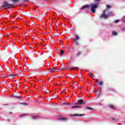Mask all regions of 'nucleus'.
Wrapping results in <instances>:
<instances>
[{
	"label": "nucleus",
	"mask_w": 125,
	"mask_h": 125,
	"mask_svg": "<svg viewBox=\"0 0 125 125\" xmlns=\"http://www.w3.org/2000/svg\"><path fill=\"white\" fill-rule=\"evenodd\" d=\"M105 12H106V10H104L103 14L100 16V19H102V18H104V19H107V18H109V16H110V15H111V16H113V12H110L109 13H107L106 15V14H105Z\"/></svg>",
	"instance_id": "1"
},
{
	"label": "nucleus",
	"mask_w": 125,
	"mask_h": 125,
	"mask_svg": "<svg viewBox=\"0 0 125 125\" xmlns=\"http://www.w3.org/2000/svg\"><path fill=\"white\" fill-rule=\"evenodd\" d=\"M98 5L99 4L98 3H96L94 4H91L90 5V8H91V11L93 13H95V9L98 7Z\"/></svg>",
	"instance_id": "2"
},
{
	"label": "nucleus",
	"mask_w": 125,
	"mask_h": 125,
	"mask_svg": "<svg viewBox=\"0 0 125 125\" xmlns=\"http://www.w3.org/2000/svg\"><path fill=\"white\" fill-rule=\"evenodd\" d=\"M80 40V37L79 35H75V38L73 40L74 42L75 43L76 45H79L80 44H79V42L78 41Z\"/></svg>",
	"instance_id": "3"
},
{
	"label": "nucleus",
	"mask_w": 125,
	"mask_h": 125,
	"mask_svg": "<svg viewBox=\"0 0 125 125\" xmlns=\"http://www.w3.org/2000/svg\"><path fill=\"white\" fill-rule=\"evenodd\" d=\"M70 69H73V70H77V69H79V67H74L70 68V67H68V66H66L65 68L61 69H59V70L60 71H64V70H68V69L70 70Z\"/></svg>",
	"instance_id": "4"
},
{
	"label": "nucleus",
	"mask_w": 125,
	"mask_h": 125,
	"mask_svg": "<svg viewBox=\"0 0 125 125\" xmlns=\"http://www.w3.org/2000/svg\"><path fill=\"white\" fill-rule=\"evenodd\" d=\"M84 105L85 104V102L83 101L82 100H79L77 103L75 104V105Z\"/></svg>",
	"instance_id": "5"
},
{
	"label": "nucleus",
	"mask_w": 125,
	"mask_h": 125,
	"mask_svg": "<svg viewBox=\"0 0 125 125\" xmlns=\"http://www.w3.org/2000/svg\"><path fill=\"white\" fill-rule=\"evenodd\" d=\"M6 6H9V7H12V6H13V4H10L8 2H4V5L2 6V7H6Z\"/></svg>",
	"instance_id": "6"
},
{
	"label": "nucleus",
	"mask_w": 125,
	"mask_h": 125,
	"mask_svg": "<svg viewBox=\"0 0 125 125\" xmlns=\"http://www.w3.org/2000/svg\"><path fill=\"white\" fill-rule=\"evenodd\" d=\"M83 116H84V114H70V117H82Z\"/></svg>",
	"instance_id": "7"
},
{
	"label": "nucleus",
	"mask_w": 125,
	"mask_h": 125,
	"mask_svg": "<svg viewBox=\"0 0 125 125\" xmlns=\"http://www.w3.org/2000/svg\"><path fill=\"white\" fill-rule=\"evenodd\" d=\"M11 49L12 50V51H15V50H17V46L15 44L13 46H11Z\"/></svg>",
	"instance_id": "8"
},
{
	"label": "nucleus",
	"mask_w": 125,
	"mask_h": 125,
	"mask_svg": "<svg viewBox=\"0 0 125 125\" xmlns=\"http://www.w3.org/2000/svg\"><path fill=\"white\" fill-rule=\"evenodd\" d=\"M106 91H108V92H111L112 91H114V89L110 87H107L106 89Z\"/></svg>",
	"instance_id": "9"
},
{
	"label": "nucleus",
	"mask_w": 125,
	"mask_h": 125,
	"mask_svg": "<svg viewBox=\"0 0 125 125\" xmlns=\"http://www.w3.org/2000/svg\"><path fill=\"white\" fill-rule=\"evenodd\" d=\"M108 107L110 108V109H112L113 110H115L116 108L115 107V105H113L112 104H108Z\"/></svg>",
	"instance_id": "10"
},
{
	"label": "nucleus",
	"mask_w": 125,
	"mask_h": 125,
	"mask_svg": "<svg viewBox=\"0 0 125 125\" xmlns=\"http://www.w3.org/2000/svg\"><path fill=\"white\" fill-rule=\"evenodd\" d=\"M88 7H89V5H85L83 6L82 7H81V10H82L83 9H84V8H87Z\"/></svg>",
	"instance_id": "11"
},
{
	"label": "nucleus",
	"mask_w": 125,
	"mask_h": 125,
	"mask_svg": "<svg viewBox=\"0 0 125 125\" xmlns=\"http://www.w3.org/2000/svg\"><path fill=\"white\" fill-rule=\"evenodd\" d=\"M59 120H60V121H67V120H68V119L64 118V117H62V118H59Z\"/></svg>",
	"instance_id": "12"
},
{
	"label": "nucleus",
	"mask_w": 125,
	"mask_h": 125,
	"mask_svg": "<svg viewBox=\"0 0 125 125\" xmlns=\"http://www.w3.org/2000/svg\"><path fill=\"white\" fill-rule=\"evenodd\" d=\"M17 76V74H11L9 76V77L10 78H15V77Z\"/></svg>",
	"instance_id": "13"
},
{
	"label": "nucleus",
	"mask_w": 125,
	"mask_h": 125,
	"mask_svg": "<svg viewBox=\"0 0 125 125\" xmlns=\"http://www.w3.org/2000/svg\"><path fill=\"white\" fill-rule=\"evenodd\" d=\"M104 83L102 81L99 82L97 83V85H103Z\"/></svg>",
	"instance_id": "14"
},
{
	"label": "nucleus",
	"mask_w": 125,
	"mask_h": 125,
	"mask_svg": "<svg viewBox=\"0 0 125 125\" xmlns=\"http://www.w3.org/2000/svg\"><path fill=\"white\" fill-rule=\"evenodd\" d=\"M85 109H87V110H90V111H93V108L90 107H85Z\"/></svg>",
	"instance_id": "15"
},
{
	"label": "nucleus",
	"mask_w": 125,
	"mask_h": 125,
	"mask_svg": "<svg viewBox=\"0 0 125 125\" xmlns=\"http://www.w3.org/2000/svg\"><path fill=\"white\" fill-rule=\"evenodd\" d=\"M81 54H82V52H81V51H79L76 53V55H77V57H79L81 55Z\"/></svg>",
	"instance_id": "16"
},
{
	"label": "nucleus",
	"mask_w": 125,
	"mask_h": 125,
	"mask_svg": "<svg viewBox=\"0 0 125 125\" xmlns=\"http://www.w3.org/2000/svg\"><path fill=\"white\" fill-rule=\"evenodd\" d=\"M89 76L90 77V78H95V76L94 74H92L91 73H89Z\"/></svg>",
	"instance_id": "17"
},
{
	"label": "nucleus",
	"mask_w": 125,
	"mask_h": 125,
	"mask_svg": "<svg viewBox=\"0 0 125 125\" xmlns=\"http://www.w3.org/2000/svg\"><path fill=\"white\" fill-rule=\"evenodd\" d=\"M102 91V89H101V88L100 87H99V89L98 90V92H99V94H101Z\"/></svg>",
	"instance_id": "18"
},
{
	"label": "nucleus",
	"mask_w": 125,
	"mask_h": 125,
	"mask_svg": "<svg viewBox=\"0 0 125 125\" xmlns=\"http://www.w3.org/2000/svg\"><path fill=\"white\" fill-rule=\"evenodd\" d=\"M81 106L76 105V106H72L71 107L72 109H75V108H80Z\"/></svg>",
	"instance_id": "19"
},
{
	"label": "nucleus",
	"mask_w": 125,
	"mask_h": 125,
	"mask_svg": "<svg viewBox=\"0 0 125 125\" xmlns=\"http://www.w3.org/2000/svg\"><path fill=\"white\" fill-rule=\"evenodd\" d=\"M63 54H64V50H61V51H60V55H61V56H62Z\"/></svg>",
	"instance_id": "20"
},
{
	"label": "nucleus",
	"mask_w": 125,
	"mask_h": 125,
	"mask_svg": "<svg viewBox=\"0 0 125 125\" xmlns=\"http://www.w3.org/2000/svg\"><path fill=\"white\" fill-rule=\"evenodd\" d=\"M12 97H15V98H20L21 99H22V98L19 97L18 95H14L12 96Z\"/></svg>",
	"instance_id": "21"
},
{
	"label": "nucleus",
	"mask_w": 125,
	"mask_h": 125,
	"mask_svg": "<svg viewBox=\"0 0 125 125\" xmlns=\"http://www.w3.org/2000/svg\"><path fill=\"white\" fill-rule=\"evenodd\" d=\"M50 70H51V71L52 70H58V71H59L60 70L59 69H57V68H55V67H51L50 68Z\"/></svg>",
	"instance_id": "22"
},
{
	"label": "nucleus",
	"mask_w": 125,
	"mask_h": 125,
	"mask_svg": "<svg viewBox=\"0 0 125 125\" xmlns=\"http://www.w3.org/2000/svg\"><path fill=\"white\" fill-rule=\"evenodd\" d=\"M112 35L113 36H117V35H118V33H117L116 32H112Z\"/></svg>",
	"instance_id": "23"
},
{
	"label": "nucleus",
	"mask_w": 125,
	"mask_h": 125,
	"mask_svg": "<svg viewBox=\"0 0 125 125\" xmlns=\"http://www.w3.org/2000/svg\"><path fill=\"white\" fill-rule=\"evenodd\" d=\"M111 119H112V120H113V121H115V122H118V119H116L114 117H112Z\"/></svg>",
	"instance_id": "24"
},
{
	"label": "nucleus",
	"mask_w": 125,
	"mask_h": 125,
	"mask_svg": "<svg viewBox=\"0 0 125 125\" xmlns=\"http://www.w3.org/2000/svg\"><path fill=\"white\" fill-rule=\"evenodd\" d=\"M37 117H38V115L33 116H32V119L34 120V119H36V118Z\"/></svg>",
	"instance_id": "25"
},
{
	"label": "nucleus",
	"mask_w": 125,
	"mask_h": 125,
	"mask_svg": "<svg viewBox=\"0 0 125 125\" xmlns=\"http://www.w3.org/2000/svg\"><path fill=\"white\" fill-rule=\"evenodd\" d=\"M112 7L109 5H106V8L107 9H109V8H111Z\"/></svg>",
	"instance_id": "26"
},
{
	"label": "nucleus",
	"mask_w": 125,
	"mask_h": 125,
	"mask_svg": "<svg viewBox=\"0 0 125 125\" xmlns=\"http://www.w3.org/2000/svg\"><path fill=\"white\" fill-rule=\"evenodd\" d=\"M63 105H70V103H67V102L63 103Z\"/></svg>",
	"instance_id": "27"
},
{
	"label": "nucleus",
	"mask_w": 125,
	"mask_h": 125,
	"mask_svg": "<svg viewBox=\"0 0 125 125\" xmlns=\"http://www.w3.org/2000/svg\"><path fill=\"white\" fill-rule=\"evenodd\" d=\"M13 2H16L17 1H19V0H12Z\"/></svg>",
	"instance_id": "28"
},
{
	"label": "nucleus",
	"mask_w": 125,
	"mask_h": 125,
	"mask_svg": "<svg viewBox=\"0 0 125 125\" xmlns=\"http://www.w3.org/2000/svg\"><path fill=\"white\" fill-rule=\"evenodd\" d=\"M119 21H120L119 20H116V21H115V23H118V22H119Z\"/></svg>",
	"instance_id": "29"
},
{
	"label": "nucleus",
	"mask_w": 125,
	"mask_h": 125,
	"mask_svg": "<svg viewBox=\"0 0 125 125\" xmlns=\"http://www.w3.org/2000/svg\"><path fill=\"white\" fill-rule=\"evenodd\" d=\"M50 72H52V73L55 72V70H53V69H52V70H50Z\"/></svg>",
	"instance_id": "30"
},
{
	"label": "nucleus",
	"mask_w": 125,
	"mask_h": 125,
	"mask_svg": "<svg viewBox=\"0 0 125 125\" xmlns=\"http://www.w3.org/2000/svg\"><path fill=\"white\" fill-rule=\"evenodd\" d=\"M23 105L24 106H28V104H23Z\"/></svg>",
	"instance_id": "31"
},
{
	"label": "nucleus",
	"mask_w": 125,
	"mask_h": 125,
	"mask_svg": "<svg viewBox=\"0 0 125 125\" xmlns=\"http://www.w3.org/2000/svg\"><path fill=\"white\" fill-rule=\"evenodd\" d=\"M13 36H15V35H16V33L14 32V33H13Z\"/></svg>",
	"instance_id": "32"
},
{
	"label": "nucleus",
	"mask_w": 125,
	"mask_h": 125,
	"mask_svg": "<svg viewBox=\"0 0 125 125\" xmlns=\"http://www.w3.org/2000/svg\"><path fill=\"white\" fill-rule=\"evenodd\" d=\"M10 35H12V34H10V33H9V34H7V36H10Z\"/></svg>",
	"instance_id": "33"
},
{
	"label": "nucleus",
	"mask_w": 125,
	"mask_h": 125,
	"mask_svg": "<svg viewBox=\"0 0 125 125\" xmlns=\"http://www.w3.org/2000/svg\"><path fill=\"white\" fill-rule=\"evenodd\" d=\"M95 1H100V0H94Z\"/></svg>",
	"instance_id": "34"
},
{
	"label": "nucleus",
	"mask_w": 125,
	"mask_h": 125,
	"mask_svg": "<svg viewBox=\"0 0 125 125\" xmlns=\"http://www.w3.org/2000/svg\"><path fill=\"white\" fill-rule=\"evenodd\" d=\"M98 82V79H96V83H97Z\"/></svg>",
	"instance_id": "35"
},
{
	"label": "nucleus",
	"mask_w": 125,
	"mask_h": 125,
	"mask_svg": "<svg viewBox=\"0 0 125 125\" xmlns=\"http://www.w3.org/2000/svg\"><path fill=\"white\" fill-rule=\"evenodd\" d=\"M72 58H73V57H70V60H72Z\"/></svg>",
	"instance_id": "36"
},
{
	"label": "nucleus",
	"mask_w": 125,
	"mask_h": 125,
	"mask_svg": "<svg viewBox=\"0 0 125 125\" xmlns=\"http://www.w3.org/2000/svg\"><path fill=\"white\" fill-rule=\"evenodd\" d=\"M24 1H29V0H24Z\"/></svg>",
	"instance_id": "37"
},
{
	"label": "nucleus",
	"mask_w": 125,
	"mask_h": 125,
	"mask_svg": "<svg viewBox=\"0 0 125 125\" xmlns=\"http://www.w3.org/2000/svg\"><path fill=\"white\" fill-rule=\"evenodd\" d=\"M25 115H26V114H22V115H21L20 116H25Z\"/></svg>",
	"instance_id": "38"
},
{
	"label": "nucleus",
	"mask_w": 125,
	"mask_h": 125,
	"mask_svg": "<svg viewBox=\"0 0 125 125\" xmlns=\"http://www.w3.org/2000/svg\"><path fill=\"white\" fill-rule=\"evenodd\" d=\"M118 125H122V124L119 123V124H118Z\"/></svg>",
	"instance_id": "39"
},
{
	"label": "nucleus",
	"mask_w": 125,
	"mask_h": 125,
	"mask_svg": "<svg viewBox=\"0 0 125 125\" xmlns=\"http://www.w3.org/2000/svg\"><path fill=\"white\" fill-rule=\"evenodd\" d=\"M45 0L46 1H48V0Z\"/></svg>",
	"instance_id": "40"
},
{
	"label": "nucleus",
	"mask_w": 125,
	"mask_h": 125,
	"mask_svg": "<svg viewBox=\"0 0 125 125\" xmlns=\"http://www.w3.org/2000/svg\"><path fill=\"white\" fill-rule=\"evenodd\" d=\"M50 55H52V53H50Z\"/></svg>",
	"instance_id": "41"
},
{
	"label": "nucleus",
	"mask_w": 125,
	"mask_h": 125,
	"mask_svg": "<svg viewBox=\"0 0 125 125\" xmlns=\"http://www.w3.org/2000/svg\"><path fill=\"white\" fill-rule=\"evenodd\" d=\"M71 48V49H73V48Z\"/></svg>",
	"instance_id": "42"
},
{
	"label": "nucleus",
	"mask_w": 125,
	"mask_h": 125,
	"mask_svg": "<svg viewBox=\"0 0 125 125\" xmlns=\"http://www.w3.org/2000/svg\"><path fill=\"white\" fill-rule=\"evenodd\" d=\"M1 35L0 34V36Z\"/></svg>",
	"instance_id": "43"
}]
</instances>
